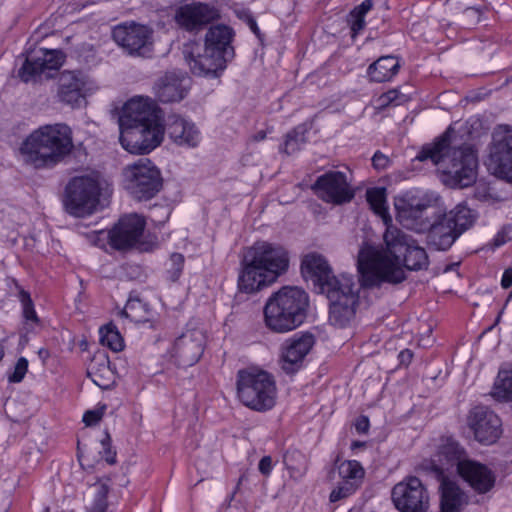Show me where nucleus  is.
<instances>
[{
    "mask_svg": "<svg viewBox=\"0 0 512 512\" xmlns=\"http://www.w3.org/2000/svg\"><path fill=\"white\" fill-rule=\"evenodd\" d=\"M357 270L358 279L345 273L333 275L320 289L329 300V321L334 326L343 328L354 318L360 287H380L384 282L399 284L406 279L402 268L368 243H364L358 252Z\"/></svg>",
    "mask_w": 512,
    "mask_h": 512,
    "instance_id": "nucleus-1",
    "label": "nucleus"
},
{
    "mask_svg": "<svg viewBox=\"0 0 512 512\" xmlns=\"http://www.w3.org/2000/svg\"><path fill=\"white\" fill-rule=\"evenodd\" d=\"M416 159L430 160L439 167L442 182L450 188H466L477 178L478 158L470 144H462L452 128L434 142L424 145Z\"/></svg>",
    "mask_w": 512,
    "mask_h": 512,
    "instance_id": "nucleus-2",
    "label": "nucleus"
},
{
    "mask_svg": "<svg viewBox=\"0 0 512 512\" xmlns=\"http://www.w3.org/2000/svg\"><path fill=\"white\" fill-rule=\"evenodd\" d=\"M289 267L288 252L278 244L256 241L245 248L240 261L237 286L251 294L274 283Z\"/></svg>",
    "mask_w": 512,
    "mask_h": 512,
    "instance_id": "nucleus-3",
    "label": "nucleus"
},
{
    "mask_svg": "<svg viewBox=\"0 0 512 512\" xmlns=\"http://www.w3.org/2000/svg\"><path fill=\"white\" fill-rule=\"evenodd\" d=\"M73 149L70 127L63 123L47 124L31 132L20 146L25 164L35 169H51Z\"/></svg>",
    "mask_w": 512,
    "mask_h": 512,
    "instance_id": "nucleus-4",
    "label": "nucleus"
},
{
    "mask_svg": "<svg viewBox=\"0 0 512 512\" xmlns=\"http://www.w3.org/2000/svg\"><path fill=\"white\" fill-rule=\"evenodd\" d=\"M234 31L227 25L211 26L205 36V44L191 42L184 46L183 55L193 74L198 76H217L227 62L234 57L231 42Z\"/></svg>",
    "mask_w": 512,
    "mask_h": 512,
    "instance_id": "nucleus-5",
    "label": "nucleus"
},
{
    "mask_svg": "<svg viewBox=\"0 0 512 512\" xmlns=\"http://www.w3.org/2000/svg\"><path fill=\"white\" fill-rule=\"evenodd\" d=\"M308 293L298 286H283L272 293L263 308L264 324L274 333H288L300 327L307 318Z\"/></svg>",
    "mask_w": 512,
    "mask_h": 512,
    "instance_id": "nucleus-6",
    "label": "nucleus"
},
{
    "mask_svg": "<svg viewBox=\"0 0 512 512\" xmlns=\"http://www.w3.org/2000/svg\"><path fill=\"white\" fill-rule=\"evenodd\" d=\"M475 218L473 211L464 204H458L449 212L438 208L426 230L428 246L437 251L449 250L473 226Z\"/></svg>",
    "mask_w": 512,
    "mask_h": 512,
    "instance_id": "nucleus-7",
    "label": "nucleus"
},
{
    "mask_svg": "<svg viewBox=\"0 0 512 512\" xmlns=\"http://www.w3.org/2000/svg\"><path fill=\"white\" fill-rule=\"evenodd\" d=\"M237 395L240 402L252 410H270L275 405V381L265 371L240 370L237 374Z\"/></svg>",
    "mask_w": 512,
    "mask_h": 512,
    "instance_id": "nucleus-8",
    "label": "nucleus"
},
{
    "mask_svg": "<svg viewBox=\"0 0 512 512\" xmlns=\"http://www.w3.org/2000/svg\"><path fill=\"white\" fill-rule=\"evenodd\" d=\"M123 187L137 201H148L163 187L160 169L148 158H141L123 170Z\"/></svg>",
    "mask_w": 512,
    "mask_h": 512,
    "instance_id": "nucleus-9",
    "label": "nucleus"
},
{
    "mask_svg": "<svg viewBox=\"0 0 512 512\" xmlns=\"http://www.w3.org/2000/svg\"><path fill=\"white\" fill-rule=\"evenodd\" d=\"M387 252L393 257L390 258L383 252L384 256L390 259L395 266L401 268L398 264L403 255V264L410 271L427 270L429 267V257L424 247L420 246L414 238L407 235L397 227L387 226L383 235Z\"/></svg>",
    "mask_w": 512,
    "mask_h": 512,
    "instance_id": "nucleus-10",
    "label": "nucleus"
},
{
    "mask_svg": "<svg viewBox=\"0 0 512 512\" xmlns=\"http://www.w3.org/2000/svg\"><path fill=\"white\" fill-rule=\"evenodd\" d=\"M100 191V183L95 177L72 178L65 189L64 205L67 212L76 217L92 214L99 203Z\"/></svg>",
    "mask_w": 512,
    "mask_h": 512,
    "instance_id": "nucleus-11",
    "label": "nucleus"
},
{
    "mask_svg": "<svg viewBox=\"0 0 512 512\" xmlns=\"http://www.w3.org/2000/svg\"><path fill=\"white\" fill-rule=\"evenodd\" d=\"M391 499L399 512H428L430 507L428 489L415 476H407L395 484Z\"/></svg>",
    "mask_w": 512,
    "mask_h": 512,
    "instance_id": "nucleus-12",
    "label": "nucleus"
},
{
    "mask_svg": "<svg viewBox=\"0 0 512 512\" xmlns=\"http://www.w3.org/2000/svg\"><path fill=\"white\" fill-rule=\"evenodd\" d=\"M113 40L129 55L150 57L153 52V30L135 22L116 26Z\"/></svg>",
    "mask_w": 512,
    "mask_h": 512,
    "instance_id": "nucleus-13",
    "label": "nucleus"
},
{
    "mask_svg": "<svg viewBox=\"0 0 512 512\" xmlns=\"http://www.w3.org/2000/svg\"><path fill=\"white\" fill-rule=\"evenodd\" d=\"M468 460L464 448L452 438H447L433 458L423 463V468L436 480L450 479L454 469L459 473L460 464Z\"/></svg>",
    "mask_w": 512,
    "mask_h": 512,
    "instance_id": "nucleus-14",
    "label": "nucleus"
},
{
    "mask_svg": "<svg viewBox=\"0 0 512 512\" xmlns=\"http://www.w3.org/2000/svg\"><path fill=\"white\" fill-rule=\"evenodd\" d=\"M488 165L497 177L512 182V128L510 126L499 125L493 131Z\"/></svg>",
    "mask_w": 512,
    "mask_h": 512,
    "instance_id": "nucleus-15",
    "label": "nucleus"
},
{
    "mask_svg": "<svg viewBox=\"0 0 512 512\" xmlns=\"http://www.w3.org/2000/svg\"><path fill=\"white\" fill-rule=\"evenodd\" d=\"M311 189L321 200L335 205L348 203L355 196L346 174L341 171L325 172L316 179Z\"/></svg>",
    "mask_w": 512,
    "mask_h": 512,
    "instance_id": "nucleus-16",
    "label": "nucleus"
},
{
    "mask_svg": "<svg viewBox=\"0 0 512 512\" xmlns=\"http://www.w3.org/2000/svg\"><path fill=\"white\" fill-rule=\"evenodd\" d=\"M146 125L164 129L161 110L149 98H134L125 103L119 117V127Z\"/></svg>",
    "mask_w": 512,
    "mask_h": 512,
    "instance_id": "nucleus-17",
    "label": "nucleus"
},
{
    "mask_svg": "<svg viewBox=\"0 0 512 512\" xmlns=\"http://www.w3.org/2000/svg\"><path fill=\"white\" fill-rule=\"evenodd\" d=\"M119 141L122 147L132 154H147L158 147L164 138V129L146 125L119 127Z\"/></svg>",
    "mask_w": 512,
    "mask_h": 512,
    "instance_id": "nucleus-18",
    "label": "nucleus"
},
{
    "mask_svg": "<svg viewBox=\"0 0 512 512\" xmlns=\"http://www.w3.org/2000/svg\"><path fill=\"white\" fill-rule=\"evenodd\" d=\"M467 424L473 431L475 439L485 445L495 443L502 434L500 418L486 406H476L471 409Z\"/></svg>",
    "mask_w": 512,
    "mask_h": 512,
    "instance_id": "nucleus-19",
    "label": "nucleus"
},
{
    "mask_svg": "<svg viewBox=\"0 0 512 512\" xmlns=\"http://www.w3.org/2000/svg\"><path fill=\"white\" fill-rule=\"evenodd\" d=\"M64 62V54L60 50L40 48L29 53L19 69V77L24 82L36 80L37 77L50 71L58 70Z\"/></svg>",
    "mask_w": 512,
    "mask_h": 512,
    "instance_id": "nucleus-20",
    "label": "nucleus"
},
{
    "mask_svg": "<svg viewBox=\"0 0 512 512\" xmlns=\"http://www.w3.org/2000/svg\"><path fill=\"white\" fill-rule=\"evenodd\" d=\"M205 342L206 337L202 330H187L176 338L172 349V356L179 366H193L201 358Z\"/></svg>",
    "mask_w": 512,
    "mask_h": 512,
    "instance_id": "nucleus-21",
    "label": "nucleus"
},
{
    "mask_svg": "<svg viewBox=\"0 0 512 512\" xmlns=\"http://www.w3.org/2000/svg\"><path fill=\"white\" fill-rule=\"evenodd\" d=\"M145 221L137 214H130L119 219L109 231V244L116 250H126L133 247L141 238Z\"/></svg>",
    "mask_w": 512,
    "mask_h": 512,
    "instance_id": "nucleus-22",
    "label": "nucleus"
},
{
    "mask_svg": "<svg viewBox=\"0 0 512 512\" xmlns=\"http://www.w3.org/2000/svg\"><path fill=\"white\" fill-rule=\"evenodd\" d=\"M218 18V9L201 2L185 4L179 7L175 14L176 23L189 32H197Z\"/></svg>",
    "mask_w": 512,
    "mask_h": 512,
    "instance_id": "nucleus-23",
    "label": "nucleus"
},
{
    "mask_svg": "<svg viewBox=\"0 0 512 512\" xmlns=\"http://www.w3.org/2000/svg\"><path fill=\"white\" fill-rule=\"evenodd\" d=\"M88 77L82 71L65 70L58 80L57 96L60 102L78 108L85 102Z\"/></svg>",
    "mask_w": 512,
    "mask_h": 512,
    "instance_id": "nucleus-24",
    "label": "nucleus"
},
{
    "mask_svg": "<svg viewBox=\"0 0 512 512\" xmlns=\"http://www.w3.org/2000/svg\"><path fill=\"white\" fill-rule=\"evenodd\" d=\"M437 210L438 207L430 200L421 199L416 204L408 203L399 207L397 217L406 229L424 233Z\"/></svg>",
    "mask_w": 512,
    "mask_h": 512,
    "instance_id": "nucleus-25",
    "label": "nucleus"
},
{
    "mask_svg": "<svg viewBox=\"0 0 512 512\" xmlns=\"http://www.w3.org/2000/svg\"><path fill=\"white\" fill-rule=\"evenodd\" d=\"M315 344L314 336L311 333H303L300 336H293L287 339L282 348V369L287 374L297 372L303 363L304 358Z\"/></svg>",
    "mask_w": 512,
    "mask_h": 512,
    "instance_id": "nucleus-26",
    "label": "nucleus"
},
{
    "mask_svg": "<svg viewBox=\"0 0 512 512\" xmlns=\"http://www.w3.org/2000/svg\"><path fill=\"white\" fill-rule=\"evenodd\" d=\"M164 134L179 146L194 148L200 142V132L195 124L183 117L172 114L168 115L163 122Z\"/></svg>",
    "mask_w": 512,
    "mask_h": 512,
    "instance_id": "nucleus-27",
    "label": "nucleus"
},
{
    "mask_svg": "<svg viewBox=\"0 0 512 512\" xmlns=\"http://www.w3.org/2000/svg\"><path fill=\"white\" fill-rule=\"evenodd\" d=\"M459 476L479 494L489 492L495 485L494 472L486 465L469 459L460 464Z\"/></svg>",
    "mask_w": 512,
    "mask_h": 512,
    "instance_id": "nucleus-28",
    "label": "nucleus"
},
{
    "mask_svg": "<svg viewBox=\"0 0 512 512\" xmlns=\"http://www.w3.org/2000/svg\"><path fill=\"white\" fill-rule=\"evenodd\" d=\"M188 83V78L174 72H168L155 83V96L162 103L179 102L188 93Z\"/></svg>",
    "mask_w": 512,
    "mask_h": 512,
    "instance_id": "nucleus-29",
    "label": "nucleus"
},
{
    "mask_svg": "<svg viewBox=\"0 0 512 512\" xmlns=\"http://www.w3.org/2000/svg\"><path fill=\"white\" fill-rule=\"evenodd\" d=\"M301 273L305 278L310 279L319 290L334 275L327 260L318 253L304 256L301 262Z\"/></svg>",
    "mask_w": 512,
    "mask_h": 512,
    "instance_id": "nucleus-30",
    "label": "nucleus"
},
{
    "mask_svg": "<svg viewBox=\"0 0 512 512\" xmlns=\"http://www.w3.org/2000/svg\"><path fill=\"white\" fill-rule=\"evenodd\" d=\"M6 282L9 293L17 297L21 303L22 317L24 319L26 331H33L36 326L40 325L41 321L35 311L34 302L30 293L26 291L14 278H7Z\"/></svg>",
    "mask_w": 512,
    "mask_h": 512,
    "instance_id": "nucleus-31",
    "label": "nucleus"
},
{
    "mask_svg": "<svg viewBox=\"0 0 512 512\" xmlns=\"http://www.w3.org/2000/svg\"><path fill=\"white\" fill-rule=\"evenodd\" d=\"M440 482V509L441 512H462L468 504L467 495L451 479L438 480Z\"/></svg>",
    "mask_w": 512,
    "mask_h": 512,
    "instance_id": "nucleus-32",
    "label": "nucleus"
},
{
    "mask_svg": "<svg viewBox=\"0 0 512 512\" xmlns=\"http://www.w3.org/2000/svg\"><path fill=\"white\" fill-rule=\"evenodd\" d=\"M400 63L395 56H381L367 69L372 82L383 83L390 81L399 71Z\"/></svg>",
    "mask_w": 512,
    "mask_h": 512,
    "instance_id": "nucleus-33",
    "label": "nucleus"
},
{
    "mask_svg": "<svg viewBox=\"0 0 512 512\" xmlns=\"http://www.w3.org/2000/svg\"><path fill=\"white\" fill-rule=\"evenodd\" d=\"M88 374L93 382L102 389H108L114 383V374L110 368V361L105 355L94 357Z\"/></svg>",
    "mask_w": 512,
    "mask_h": 512,
    "instance_id": "nucleus-34",
    "label": "nucleus"
},
{
    "mask_svg": "<svg viewBox=\"0 0 512 512\" xmlns=\"http://www.w3.org/2000/svg\"><path fill=\"white\" fill-rule=\"evenodd\" d=\"M283 463L291 477H302L308 469L307 458L298 449H288L283 456Z\"/></svg>",
    "mask_w": 512,
    "mask_h": 512,
    "instance_id": "nucleus-35",
    "label": "nucleus"
},
{
    "mask_svg": "<svg viewBox=\"0 0 512 512\" xmlns=\"http://www.w3.org/2000/svg\"><path fill=\"white\" fill-rule=\"evenodd\" d=\"M338 471L341 481H347V483L356 485L358 488L362 484L365 471L358 461L345 460L339 465Z\"/></svg>",
    "mask_w": 512,
    "mask_h": 512,
    "instance_id": "nucleus-36",
    "label": "nucleus"
},
{
    "mask_svg": "<svg viewBox=\"0 0 512 512\" xmlns=\"http://www.w3.org/2000/svg\"><path fill=\"white\" fill-rule=\"evenodd\" d=\"M366 198L370 208L374 211L375 214L381 216L385 222H387L388 219L390 220V217L388 216L386 188H370L366 192Z\"/></svg>",
    "mask_w": 512,
    "mask_h": 512,
    "instance_id": "nucleus-37",
    "label": "nucleus"
},
{
    "mask_svg": "<svg viewBox=\"0 0 512 512\" xmlns=\"http://www.w3.org/2000/svg\"><path fill=\"white\" fill-rule=\"evenodd\" d=\"M100 343L103 346L108 347L113 352L122 351L124 348V340L118 331L117 327L113 323H109L99 330Z\"/></svg>",
    "mask_w": 512,
    "mask_h": 512,
    "instance_id": "nucleus-38",
    "label": "nucleus"
},
{
    "mask_svg": "<svg viewBox=\"0 0 512 512\" xmlns=\"http://www.w3.org/2000/svg\"><path fill=\"white\" fill-rule=\"evenodd\" d=\"M306 128L299 125L287 133L283 152L287 155L293 154L300 150L301 145L306 142L305 138Z\"/></svg>",
    "mask_w": 512,
    "mask_h": 512,
    "instance_id": "nucleus-39",
    "label": "nucleus"
},
{
    "mask_svg": "<svg viewBox=\"0 0 512 512\" xmlns=\"http://www.w3.org/2000/svg\"><path fill=\"white\" fill-rule=\"evenodd\" d=\"M95 495L92 504L87 508L88 512H106L108 507L107 496L109 486L106 483H97L94 485Z\"/></svg>",
    "mask_w": 512,
    "mask_h": 512,
    "instance_id": "nucleus-40",
    "label": "nucleus"
},
{
    "mask_svg": "<svg viewBox=\"0 0 512 512\" xmlns=\"http://www.w3.org/2000/svg\"><path fill=\"white\" fill-rule=\"evenodd\" d=\"M495 387L499 390L498 394L502 393L504 398L512 400V369L499 371Z\"/></svg>",
    "mask_w": 512,
    "mask_h": 512,
    "instance_id": "nucleus-41",
    "label": "nucleus"
},
{
    "mask_svg": "<svg viewBox=\"0 0 512 512\" xmlns=\"http://www.w3.org/2000/svg\"><path fill=\"white\" fill-rule=\"evenodd\" d=\"M185 258L181 253H173L170 256L168 267L166 270L167 278L172 281L176 282L183 271Z\"/></svg>",
    "mask_w": 512,
    "mask_h": 512,
    "instance_id": "nucleus-42",
    "label": "nucleus"
},
{
    "mask_svg": "<svg viewBox=\"0 0 512 512\" xmlns=\"http://www.w3.org/2000/svg\"><path fill=\"white\" fill-rule=\"evenodd\" d=\"M357 489L358 487H356V485L347 483V481H340L337 487H335L330 493L329 499L333 503L337 502L352 495Z\"/></svg>",
    "mask_w": 512,
    "mask_h": 512,
    "instance_id": "nucleus-43",
    "label": "nucleus"
},
{
    "mask_svg": "<svg viewBox=\"0 0 512 512\" xmlns=\"http://www.w3.org/2000/svg\"><path fill=\"white\" fill-rule=\"evenodd\" d=\"M101 446L102 451L100 453L103 454L105 461L110 465L115 464L116 451L112 449V439L107 430L105 431V436L101 439Z\"/></svg>",
    "mask_w": 512,
    "mask_h": 512,
    "instance_id": "nucleus-44",
    "label": "nucleus"
},
{
    "mask_svg": "<svg viewBox=\"0 0 512 512\" xmlns=\"http://www.w3.org/2000/svg\"><path fill=\"white\" fill-rule=\"evenodd\" d=\"M28 370V361L26 358L21 357L18 359L14 371L11 375H9L8 379L11 383H19L23 380L26 372Z\"/></svg>",
    "mask_w": 512,
    "mask_h": 512,
    "instance_id": "nucleus-45",
    "label": "nucleus"
},
{
    "mask_svg": "<svg viewBox=\"0 0 512 512\" xmlns=\"http://www.w3.org/2000/svg\"><path fill=\"white\" fill-rule=\"evenodd\" d=\"M348 23L351 28L352 37H355L365 28V16L351 11L348 16Z\"/></svg>",
    "mask_w": 512,
    "mask_h": 512,
    "instance_id": "nucleus-46",
    "label": "nucleus"
},
{
    "mask_svg": "<svg viewBox=\"0 0 512 512\" xmlns=\"http://www.w3.org/2000/svg\"><path fill=\"white\" fill-rule=\"evenodd\" d=\"M238 17L249 26V28L257 36V38H259V39L262 38V34L257 25V22L249 10L244 9V10L239 11Z\"/></svg>",
    "mask_w": 512,
    "mask_h": 512,
    "instance_id": "nucleus-47",
    "label": "nucleus"
},
{
    "mask_svg": "<svg viewBox=\"0 0 512 512\" xmlns=\"http://www.w3.org/2000/svg\"><path fill=\"white\" fill-rule=\"evenodd\" d=\"M170 208L168 206H155L151 209L150 218L152 221L163 224L165 223L170 216Z\"/></svg>",
    "mask_w": 512,
    "mask_h": 512,
    "instance_id": "nucleus-48",
    "label": "nucleus"
},
{
    "mask_svg": "<svg viewBox=\"0 0 512 512\" xmlns=\"http://www.w3.org/2000/svg\"><path fill=\"white\" fill-rule=\"evenodd\" d=\"M512 227L505 226L503 227L494 237L493 246L500 247L504 245L507 241L512 239Z\"/></svg>",
    "mask_w": 512,
    "mask_h": 512,
    "instance_id": "nucleus-49",
    "label": "nucleus"
},
{
    "mask_svg": "<svg viewBox=\"0 0 512 512\" xmlns=\"http://www.w3.org/2000/svg\"><path fill=\"white\" fill-rule=\"evenodd\" d=\"M141 306H142V302L139 299H129L122 311V315L125 316L126 318H129L130 320L138 321V319L134 315L133 311L137 307H141Z\"/></svg>",
    "mask_w": 512,
    "mask_h": 512,
    "instance_id": "nucleus-50",
    "label": "nucleus"
},
{
    "mask_svg": "<svg viewBox=\"0 0 512 512\" xmlns=\"http://www.w3.org/2000/svg\"><path fill=\"white\" fill-rule=\"evenodd\" d=\"M103 412L100 410H88L83 415V422L87 426L96 425L102 418Z\"/></svg>",
    "mask_w": 512,
    "mask_h": 512,
    "instance_id": "nucleus-51",
    "label": "nucleus"
},
{
    "mask_svg": "<svg viewBox=\"0 0 512 512\" xmlns=\"http://www.w3.org/2000/svg\"><path fill=\"white\" fill-rule=\"evenodd\" d=\"M354 427L359 434H367L370 428V420L366 415H360L357 417L354 423Z\"/></svg>",
    "mask_w": 512,
    "mask_h": 512,
    "instance_id": "nucleus-52",
    "label": "nucleus"
},
{
    "mask_svg": "<svg viewBox=\"0 0 512 512\" xmlns=\"http://www.w3.org/2000/svg\"><path fill=\"white\" fill-rule=\"evenodd\" d=\"M389 164V158L382 154L380 151H377L372 157V165L377 170H382L387 167Z\"/></svg>",
    "mask_w": 512,
    "mask_h": 512,
    "instance_id": "nucleus-53",
    "label": "nucleus"
},
{
    "mask_svg": "<svg viewBox=\"0 0 512 512\" xmlns=\"http://www.w3.org/2000/svg\"><path fill=\"white\" fill-rule=\"evenodd\" d=\"M273 468L271 456H264L261 458L258 464L259 472L264 476H269Z\"/></svg>",
    "mask_w": 512,
    "mask_h": 512,
    "instance_id": "nucleus-54",
    "label": "nucleus"
},
{
    "mask_svg": "<svg viewBox=\"0 0 512 512\" xmlns=\"http://www.w3.org/2000/svg\"><path fill=\"white\" fill-rule=\"evenodd\" d=\"M481 14H482V10L477 7H467L463 12V15L465 18L472 19L476 23H478L480 21Z\"/></svg>",
    "mask_w": 512,
    "mask_h": 512,
    "instance_id": "nucleus-55",
    "label": "nucleus"
},
{
    "mask_svg": "<svg viewBox=\"0 0 512 512\" xmlns=\"http://www.w3.org/2000/svg\"><path fill=\"white\" fill-rule=\"evenodd\" d=\"M373 7L372 0H364L360 5L356 6L352 11L358 15L365 16Z\"/></svg>",
    "mask_w": 512,
    "mask_h": 512,
    "instance_id": "nucleus-56",
    "label": "nucleus"
},
{
    "mask_svg": "<svg viewBox=\"0 0 512 512\" xmlns=\"http://www.w3.org/2000/svg\"><path fill=\"white\" fill-rule=\"evenodd\" d=\"M398 359L401 365L408 366L413 359V352L410 349H404L399 353Z\"/></svg>",
    "mask_w": 512,
    "mask_h": 512,
    "instance_id": "nucleus-57",
    "label": "nucleus"
},
{
    "mask_svg": "<svg viewBox=\"0 0 512 512\" xmlns=\"http://www.w3.org/2000/svg\"><path fill=\"white\" fill-rule=\"evenodd\" d=\"M501 286L507 289L512 286V268L506 269L502 275Z\"/></svg>",
    "mask_w": 512,
    "mask_h": 512,
    "instance_id": "nucleus-58",
    "label": "nucleus"
},
{
    "mask_svg": "<svg viewBox=\"0 0 512 512\" xmlns=\"http://www.w3.org/2000/svg\"><path fill=\"white\" fill-rule=\"evenodd\" d=\"M396 94H397V91L391 90V91H388L387 93L383 94L380 99L382 100L383 104H388V103H391L392 101H394Z\"/></svg>",
    "mask_w": 512,
    "mask_h": 512,
    "instance_id": "nucleus-59",
    "label": "nucleus"
},
{
    "mask_svg": "<svg viewBox=\"0 0 512 512\" xmlns=\"http://www.w3.org/2000/svg\"><path fill=\"white\" fill-rule=\"evenodd\" d=\"M266 138V132L264 130L258 131L256 134L253 135V140L255 142L262 141Z\"/></svg>",
    "mask_w": 512,
    "mask_h": 512,
    "instance_id": "nucleus-60",
    "label": "nucleus"
},
{
    "mask_svg": "<svg viewBox=\"0 0 512 512\" xmlns=\"http://www.w3.org/2000/svg\"><path fill=\"white\" fill-rule=\"evenodd\" d=\"M364 447H366V442H364V441L355 440L351 443L352 450H356V449H360V448H364Z\"/></svg>",
    "mask_w": 512,
    "mask_h": 512,
    "instance_id": "nucleus-61",
    "label": "nucleus"
},
{
    "mask_svg": "<svg viewBox=\"0 0 512 512\" xmlns=\"http://www.w3.org/2000/svg\"><path fill=\"white\" fill-rule=\"evenodd\" d=\"M4 355H5L4 346L2 344H0V361H2Z\"/></svg>",
    "mask_w": 512,
    "mask_h": 512,
    "instance_id": "nucleus-62",
    "label": "nucleus"
},
{
    "mask_svg": "<svg viewBox=\"0 0 512 512\" xmlns=\"http://www.w3.org/2000/svg\"><path fill=\"white\" fill-rule=\"evenodd\" d=\"M39 355H40V356H45V357H46V356L48 355V351H47V350H44V349H40V350H39Z\"/></svg>",
    "mask_w": 512,
    "mask_h": 512,
    "instance_id": "nucleus-63",
    "label": "nucleus"
},
{
    "mask_svg": "<svg viewBox=\"0 0 512 512\" xmlns=\"http://www.w3.org/2000/svg\"><path fill=\"white\" fill-rule=\"evenodd\" d=\"M43 512H51L50 508L49 507H45L44 511Z\"/></svg>",
    "mask_w": 512,
    "mask_h": 512,
    "instance_id": "nucleus-64",
    "label": "nucleus"
}]
</instances>
